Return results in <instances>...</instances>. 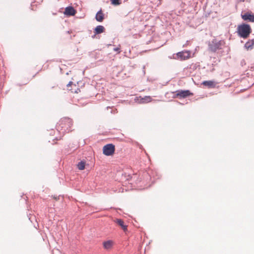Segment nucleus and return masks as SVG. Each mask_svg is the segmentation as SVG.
Masks as SVG:
<instances>
[{"mask_svg": "<svg viewBox=\"0 0 254 254\" xmlns=\"http://www.w3.org/2000/svg\"><path fill=\"white\" fill-rule=\"evenodd\" d=\"M237 30L238 35L244 39L247 38L252 32L251 26L247 24L239 25Z\"/></svg>", "mask_w": 254, "mask_h": 254, "instance_id": "f03ea898", "label": "nucleus"}, {"mask_svg": "<svg viewBox=\"0 0 254 254\" xmlns=\"http://www.w3.org/2000/svg\"><path fill=\"white\" fill-rule=\"evenodd\" d=\"M222 46V42L221 41H217L214 40L209 45V48L211 51L215 52L217 50L221 49Z\"/></svg>", "mask_w": 254, "mask_h": 254, "instance_id": "39448f33", "label": "nucleus"}, {"mask_svg": "<svg viewBox=\"0 0 254 254\" xmlns=\"http://www.w3.org/2000/svg\"><path fill=\"white\" fill-rule=\"evenodd\" d=\"M177 57L181 60H186L190 57V52L187 51L178 52L177 54Z\"/></svg>", "mask_w": 254, "mask_h": 254, "instance_id": "423d86ee", "label": "nucleus"}, {"mask_svg": "<svg viewBox=\"0 0 254 254\" xmlns=\"http://www.w3.org/2000/svg\"><path fill=\"white\" fill-rule=\"evenodd\" d=\"M115 147L113 144H108L103 148V153L106 156L113 155L115 152Z\"/></svg>", "mask_w": 254, "mask_h": 254, "instance_id": "7ed1b4c3", "label": "nucleus"}, {"mask_svg": "<svg viewBox=\"0 0 254 254\" xmlns=\"http://www.w3.org/2000/svg\"><path fill=\"white\" fill-rule=\"evenodd\" d=\"M72 81H70L69 82V83L67 85V87H68L69 86H70V85L72 84Z\"/></svg>", "mask_w": 254, "mask_h": 254, "instance_id": "aec40b11", "label": "nucleus"}, {"mask_svg": "<svg viewBox=\"0 0 254 254\" xmlns=\"http://www.w3.org/2000/svg\"><path fill=\"white\" fill-rule=\"evenodd\" d=\"M79 91H80V89L79 88H77V90H74V91L72 90V89H71V92L72 93H78V92H79Z\"/></svg>", "mask_w": 254, "mask_h": 254, "instance_id": "a211bd4d", "label": "nucleus"}, {"mask_svg": "<svg viewBox=\"0 0 254 254\" xmlns=\"http://www.w3.org/2000/svg\"><path fill=\"white\" fill-rule=\"evenodd\" d=\"M77 167L80 170H84L85 168V163L82 161L80 162L77 165Z\"/></svg>", "mask_w": 254, "mask_h": 254, "instance_id": "2eb2a0df", "label": "nucleus"}, {"mask_svg": "<svg viewBox=\"0 0 254 254\" xmlns=\"http://www.w3.org/2000/svg\"><path fill=\"white\" fill-rule=\"evenodd\" d=\"M113 245V242L111 240H109L103 243V246L105 249H111Z\"/></svg>", "mask_w": 254, "mask_h": 254, "instance_id": "4468645a", "label": "nucleus"}, {"mask_svg": "<svg viewBox=\"0 0 254 254\" xmlns=\"http://www.w3.org/2000/svg\"><path fill=\"white\" fill-rule=\"evenodd\" d=\"M114 222L118 225L121 227L122 229L126 232L127 230V226L125 225L124 222L123 220L120 219H117L114 220Z\"/></svg>", "mask_w": 254, "mask_h": 254, "instance_id": "1a4fd4ad", "label": "nucleus"}, {"mask_svg": "<svg viewBox=\"0 0 254 254\" xmlns=\"http://www.w3.org/2000/svg\"><path fill=\"white\" fill-rule=\"evenodd\" d=\"M72 125L71 119L68 118H64L61 119L57 125L58 130H64V132L69 130Z\"/></svg>", "mask_w": 254, "mask_h": 254, "instance_id": "f257e3e1", "label": "nucleus"}, {"mask_svg": "<svg viewBox=\"0 0 254 254\" xmlns=\"http://www.w3.org/2000/svg\"><path fill=\"white\" fill-rule=\"evenodd\" d=\"M176 93L174 98H185L187 97L192 96L193 93L190 92V91L189 90H177L175 92Z\"/></svg>", "mask_w": 254, "mask_h": 254, "instance_id": "20e7f679", "label": "nucleus"}, {"mask_svg": "<svg viewBox=\"0 0 254 254\" xmlns=\"http://www.w3.org/2000/svg\"><path fill=\"white\" fill-rule=\"evenodd\" d=\"M111 3L113 5H117L121 4L120 0H111Z\"/></svg>", "mask_w": 254, "mask_h": 254, "instance_id": "f3484780", "label": "nucleus"}, {"mask_svg": "<svg viewBox=\"0 0 254 254\" xmlns=\"http://www.w3.org/2000/svg\"><path fill=\"white\" fill-rule=\"evenodd\" d=\"M114 51L117 52L118 53H120V48H116L114 49Z\"/></svg>", "mask_w": 254, "mask_h": 254, "instance_id": "6ab92c4d", "label": "nucleus"}, {"mask_svg": "<svg viewBox=\"0 0 254 254\" xmlns=\"http://www.w3.org/2000/svg\"><path fill=\"white\" fill-rule=\"evenodd\" d=\"M241 17L244 21L254 22V14L252 12H248L243 14H241Z\"/></svg>", "mask_w": 254, "mask_h": 254, "instance_id": "0eeeda50", "label": "nucleus"}, {"mask_svg": "<svg viewBox=\"0 0 254 254\" xmlns=\"http://www.w3.org/2000/svg\"><path fill=\"white\" fill-rule=\"evenodd\" d=\"M105 28L102 25L97 26L94 30V33L95 34H99L103 33L104 31Z\"/></svg>", "mask_w": 254, "mask_h": 254, "instance_id": "ddd939ff", "label": "nucleus"}, {"mask_svg": "<svg viewBox=\"0 0 254 254\" xmlns=\"http://www.w3.org/2000/svg\"><path fill=\"white\" fill-rule=\"evenodd\" d=\"M202 84L208 88H214L216 85L215 82L212 80L204 81Z\"/></svg>", "mask_w": 254, "mask_h": 254, "instance_id": "9b49d317", "label": "nucleus"}, {"mask_svg": "<svg viewBox=\"0 0 254 254\" xmlns=\"http://www.w3.org/2000/svg\"><path fill=\"white\" fill-rule=\"evenodd\" d=\"M53 198L56 200L59 199V197L57 196H53Z\"/></svg>", "mask_w": 254, "mask_h": 254, "instance_id": "412c9836", "label": "nucleus"}, {"mask_svg": "<svg viewBox=\"0 0 254 254\" xmlns=\"http://www.w3.org/2000/svg\"><path fill=\"white\" fill-rule=\"evenodd\" d=\"M76 11L72 6H68L65 8L64 14L68 16H73L75 14Z\"/></svg>", "mask_w": 254, "mask_h": 254, "instance_id": "6e6552de", "label": "nucleus"}, {"mask_svg": "<svg viewBox=\"0 0 254 254\" xmlns=\"http://www.w3.org/2000/svg\"><path fill=\"white\" fill-rule=\"evenodd\" d=\"M151 98L150 96H145L143 98H142V102L143 103H148L151 101Z\"/></svg>", "mask_w": 254, "mask_h": 254, "instance_id": "dca6fc26", "label": "nucleus"}, {"mask_svg": "<svg viewBox=\"0 0 254 254\" xmlns=\"http://www.w3.org/2000/svg\"><path fill=\"white\" fill-rule=\"evenodd\" d=\"M254 45V39L249 40L245 44V47L247 50H252L253 48Z\"/></svg>", "mask_w": 254, "mask_h": 254, "instance_id": "f8f14e48", "label": "nucleus"}, {"mask_svg": "<svg viewBox=\"0 0 254 254\" xmlns=\"http://www.w3.org/2000/svg\"><path fill=\"white\" fill-rule=\"evenodd\" d=\"M96 20L98 22H102L104 19V14L102 10H99L96 14L95 16Z\"/></svg>", "mask_w": 254, "mask_h": 254, "instance_id": "9d476101", "label": "nucleus"}]
</instances>
